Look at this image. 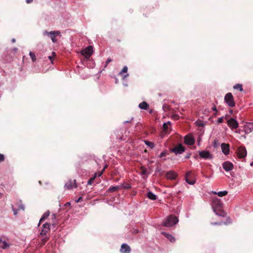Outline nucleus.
Instances as JSON below:
<instances>
[{"mask_svg":"<svg viewBox=\"0 0 253 253\" xmlns=\"http://www.w3.org/2000/svg\"><path fill=\"white\" fill-rule=\"evenodd\" d=\"M178 221V220L176 216L170 215L164 220L163 224L166 227H171L177 223Z\"/></svg>","mask_w":253,"mask_h":253,"instance_id":"f257e3e1","label":"nucleus"},{"mask_svg":"<svg viewBox=\"0 0 253 253\" xmlns=\"http://www.w3.org/2000/svg\"><path fill=\"white\" fill-rule=\"evenodd\" d=\"M60 34V32L59 31H54L51 32L44 31L43 32V35L44 36H47L50 38L53 42H57V39L55 38V37L59 35Z\"/></svg>","mask_w":253,"mask_h":253,"instance_id":"f03ea898","label":"nucleus"},{"mask_svg":"<svg viewBox=\"0 0 253 253\" xmlns=\"http://www.w3.org/2000/svg\"><path fill=\"white\" fill-rule=\"evenodd\" d=\"M199 155L200 158L205 160H211L213 158V155L207 150L199 151Z\"/></svg>","mask_w":253,"mask_h":253,"instance_id":"7ed1b4c3","label":"nucleus"},{"mask_svg":"<svg viewBox=\"0 0 253 253\" xmlns=\"http://www.w3.org/2000/svg\"><path fill=\"white\" fill-rule=\"evenodd\" d=\"M224 100L229 106L233 107L235 106V102L231 93H228L225 95Z\"/></svg>","mask_w":253,"mask_h":253,"instance_id":"20e7f679","label":"nucleus"},{"mask_svg":"<svg viewBox=\"0 0 253 253\" xmlns=\"http://www.w3.org/2000/svg\"><path fill=\"white\" fill-rule=\"evenodd\" d=\"M93 52V47L89 45L86 48L82 50L81 51L82 54L86 58H88L91 55Z\"/></svg>","mask_w":253,"mask_h":253,"instance_id":"39448f33","label":"nucleus"},{"mask_svg":"<svg viewBox=\"0 0 253 253\" xmlns=\"http://www.w3.org/2000/svg\"><path fill=\"white\" fill-rule=\"evenodd\" d=\"M237 156L240 158H244L247 156V151L245 147H239L236 151Z\"/></svg>","mask_w":253,"mask_h":253,"instance_id":"423d86ee","label":"nucleus"},{"mask_svg":"<svg viewBox=\"0 0 253 253\" xmlns=\"http://www.w3.org/2000/svg\"><path fill=\"white\" fill-rule=\"evenodd\" d=\"M227 125L232 129H236L239 126L238 122L233 118H231L228 120Z\"/></svg>","mask_w":253,"mask_h":253,"instance_id":"0eeeda50","label":"nucleus"},{"mask_svg":"<svg viewBox=\"0 0 253 253\" xmlns=\"http://www.w3.org/2000/svg\"><path fill=\"white\" fill-rule=\"evenodd\" d=\"M253 130V122L246 123L244 126V131L246 134H249Z\"/></svg>","mask_w":253,"mask_h":253,"instance_id":"6e6552de","label":"nucleus"},{"mask_svg":"<svg viewBox=\"0 0 253 253\" xmlns=\"http://www.w3.org/2000/svg\"><path fill=\"white\" fill-rule=\"evenodd\" d=\"M49 230L50 225L49 223L46 222L42 225L40 234L42 235H45Z\"/></svg>","mask_w":253,"mask_h":253,"instance_id":"1a4fd4ad","label":"nucleus"},{"mask_svg":"<svg viewBox=\"0 0 253 253\" xmlns=\"http://www.w3.org/2000/svg\"><path fill=\"white\" fill-rule=\"evenodd\" d=\"M222 167L223 169L226 171H229L233 169V165L232 163L228 161L223 163Z\"/></svg>","mask_w":253,"mask_h":253,"instance_id":"9d476101","label":"nucleus"},{"mask_svg":"<svg viewBox=\"0 0 253 253\" xmlns=\"http://www.w3.org/2000/svg\"><path fill=\"white\" fill-rule=\"evenodd\" d=\"M65 188L66 189H71L74 187H77V184L76 183V180H69L65 184Z\"/></svg>","mask_w":253,"mask_h":253,"instance_id":"9b49d317","label":"nucleus"},{"mask_svg":"<svg viewBox=\"0 0 253 253\" xmlns=\"http://www.w3.org/2000/svg\"><path fill=\"white\" fill-rule=\"evenodd\" d=\"M185 150L184 147L182 146V144L178 145L177 147L174 148L172 151L174 152L175 154H181Z\"/></svg>","mask_w":253,"mask_h":253,"instance_id":"f8f14e48","label":"nucleus"},{"mask_svg":"<svg viewBox=\"0 0 253 253\" xmlns=\"http://www.w3.org/2000/svg\"><path fill=\"white\" fill-rule=\"evenodd\" d=\"M195 142V140L191 135H186L184 137V143L189 145H193Z\"/></svg>","mask_w":253,"mask_h":253,"instance_id":"ddd939ff","label":"nucleus"},{"mask_svg":"<svg viewBox=\"0 0 253 253\" xmlns=\"http://www.w3.org/2000/svg\"><path fill=\"white\" fill-rule=\"evenodd\" d=\"M221 148L222 152L224 155H227L228 154H229L230 149V146L229 144L224 143H222L221 145Z\"/></svg>","mask_w":253,"mask_h":253,"instance_id":"4468645a","label":"nucleus"},{"mask_svg":"<svg viewBox=\"0 0 253 253\" xmlns=\"http://www.w3.org/2000/svg\"><path fill=\"white\" fill-rule=\"evenodd\" d=\"M130 248L126 244H122L120 251L121 253H129L130 252Z\"/></svg>","mask_w":253,"mask_h":253,"instance_id":"2eb2a0df","label":"nucleus"},{"mask_svg":"<svg viewBox=\"0 0 253 253\" xmlns=\"http://www.w3.org/2000/svg\"><path fill=\"white\" fill-rule=\"evenodd\" d=\"M176 173L172 170L168 171L166 173V177L169 179H174L177 177Z\"/></svg>","mask_w":253,"mask_h":253,"instance_id":"dca6fc26","label":"nucleus"},{"mask_svg":"<svg viewBox=\"0 0 253 253\" xmlns=\"http://www.w3.org/2000/svg\"><path fill=\"white\" fill-rule=\"evenodd\" d=\"M127 72V67L126 66H125L122 71L119 73V75H120L122 77L123 79H124L128 76Z\"/></svg>","mask_w":253,"mask_h":253,"instance_id":"f3484780","label":"nucleus"},{"mask_svg":"<svg viewBox=\"0 0 253 253\" xmlns=\"http://www.w3.org/2000/svg\"><path fill=\"white\" fill-rule=\"evenodd\" d=\"M102 173H103V171H101V172H99V173H95L94 175L91 177L87 181V184L88 185H91L92 184V183L93 182L94 179H95V178L97 177V176H101V175L102 174Z\"/></svg>","mask_w":253,"mask_h":253,"instance_id":"a211bd4d","label":"nucleus"},{"mask_svg":"<svg viewBox=\"0 0 253 253\" xmlns=\"http://www.w3.org/2000/svg\"><path fill=\"white\" fill-rule=\"evenodd\" d=\"M162 234H163L168 239H169L171 242L175 241V238L174 237L169 233H167L164 232H162Z\"/></svg>","mask_w":253,"mask_h":253,"instance_id":"6ab92c4d","label":"nucleus"},{"mask_svg":"<svg viewBox=\"0 0 253 253\" xmlns=\"http://www.w3.org/2000/svg\"><path fill=\"white\" fill-rule=\"evenodd\" d=\"M191 173V171H189V172H188L186 173V176H185V181L188 184H189L190 185H193V184H194L195 183V180H190L188 178V176L189 175H190Z\"/></svg>","mask_w":253,"mask_h":253,"instance_id":"aec40b11","label":"nucleus"},{"mask_svg":"<svg viewBox=\"0 0 253 253\" xmlns=\"http://www.w3.org/2000/svg\"><path fill=\"white\" fill-rule=\"evenodd\" d=\"M212 193L214 194L217 195L219 197H222L226 196L228 194V192L226 190L219 191L216 192L215 191H212Z\"/></svg>","mask_w":253,"mask_h":253,"instance_id":"412c9836","label":"nucleus"},{"mask_svg":"<svg viewBox=\"0 0 253 253\" xmlns=\"http://www.w3.org/2000/svg\"><path fill=\"white\" fill-rule=\"evenodd\" d=\"M17 50L18 49L16 47H14L11 50H8L7 54H8L9 57H12L13 56H14L17 52Z\"/></svg>","mask_w":253,"mask_h":253,"instance_id":"4be33fe9","label":"nucleus"},{"mask_svg":"<svg viewBox=\"0 0 253 253\" xmlns=\"http://www.w3.org/2000/svg\"><path fill=\"white\" fill-rule=\"evenodd\" d=\"M9 244L5 241L0 240V247L3 249H6L9 248Z\"/></svg>","mask_w":253,"mask_h":253,"instance_id":"5701e85b","label":"nucleus"},{"mask_svg":"<svg viewBox=\"0 0 253 253\" xmlns=\"http://www.w3.org/2000/svg\"><path fill=\"white\" fill-rule=\"evenodd\" d=\"M138 106L141 109L146 110L148 107V104L146 102L143 101L140 103Z\"/></svg>","mask_w":253,"mask_h":253,"instance_id":"b1692460","label":"nucleus"},{"mask_svg":"<svg viewBox=\"0 0 253 253\" xmlns=\"http://www.w3.org/2000/svg\"><path fill=\"white\" fill-rule=\"evenodd\" d=\"M147 196L150 199L152 200H155L157 198V196L151 192H149L147 193Z\"/></svg>","mask_w":253,"mask_h":253,"instance_id":"393cba45","label":"nucleus"},{"mask_svg":"<svg viewBox=\"0 0 253 253\" xmlns=\"http://www.w3.org/2000/svg\"><path fill=\"white\" fill-rule=\"evenodd\" d=\"M50 214V212L49 211H47L46 212H45L42 215V217L40 219V222H39V225L40 224V223L45 218L47 217L48 216H49Z\"/></svg>","mask_w":253,"mask_h":253,"instance_id":"a878e982","label":"nucleus"},{"mask_svg":"<svg viewBox=\"0 0 253 253\" xmlns=\"http://www.w3.org/2000/svg\"><path fill=\"white\" fill-rule=\"evenodd\" d=\"M120 189L119 186H112L109 188L108 191L110 192H113Z\"/></svg>","mask_w":253,"mask_h":253,"instance_id":"bb28decb","label":"nucleus"},{"mask_svg":"<svg viewBox=\"0 0 253 253\" xmlns=\"http://www.w3.org/2000/svg\"><path fill=\"white\" fill-rule=\"evenodd\" d=\"M233 88L235 89H239L241 91H243L242 85L241 84H236L234 86Z\"/></svg>","mask_w":253,"mask_h":253,"instance_id":"cd10ccee","label":"nucleus"},{"mask_svg":"<svg viewBox=\"0 0 253 253\" xmlns=\"http://www.w3.org/2000/svg\"><path fill=\"white\" fill-rule=\"evenodd\" d=\"M170 125L171 123L169 121H168L167 123H164L163 124V128H164V130L165 131H167L168 130V125Z\"/></svg>","mask_w":253,"mask_h":253,"instance_id":"c85d7f7f","label":"nucleus"},{"mask_svg":"<svg viewBox=\"0 0 253 253\" xmlns=\"http://www.w3.org/2000/svg\"><path fill=\"white\" fill-rule=\"evenodd\" d=\"M29 54H30V56L31 58H32V62H36V55H35V53L32 52H30Z\"/></svg>","mask_w":253,"mask_h":253,"instance_id":"c756f323","label":"nucleus"},{"mask_svg":"<svg viewBox=\"0 0 253 253\" xmlns=\"http://www.w3.org/2000/svg\"><path fill=\"white\" fill-rule=\"evenodd\" d=\"M144 142H145V144L147 146H148V147H150L151 148H153L154 147V143H152V142L145 140Z\"/></svg>","mask_w":253,"mask_h":253,"instance_id":"7c9ffc66","label":"nucleus"},{"mask_svg":"<svg viewBox=\"0 0 253 253\" xmlns=\"http://www.w3.org/2000/svg\"><path fill=\"white\" fill-rule=\"evenodd\" d=\"M53 56H48V58L51 60V63H53L52 59L53 58V56L55 55V53L54 52H52Z\"/></svg>","mask_w":253,"mask_h":253,"instance_id":"2f4dec72","label":"nucleus"},{"mask_svg":"<svg viewBox=\"0 0 253 253\" xmlns=\"http://www.w3.org/2000/svg\"><path fill=\"white\" fill-rule=\"evenodd\" d=\"M223 117L219 118L218 120H217V123L220 124V123H222L223 122Z\"/></svg>","mask_w":253,"mask_h":253,"instance_id":"473e14b6","label":"nucleus"},{"mask_svg":"<svg viewBox=\"0 0 253 253\" xmlns=\"http://www.w3.org/2000/svg\"><path fill=\"white\" fill-rule=\"evenodd\" d=\"M4 160V157L3 154H0V162L3 161Z\"/></svg>","mask_w":253,"mask_h":253,"instance_id":"72a5a7b5","label":"nucleus"},{"mask_svg":"<svg viewBox=\"0 0 253 253\" xmlns=\"http://www.w3.org/2000/svg\"><path fill=\"white\" fill-rule=\"evenodd\" d=\"M166 156V153L165 152H162L160 154L159 157L160 158H162L163 157H164Z\"/></svg>","mask_w":253,"mask_h":253,"instance_id":"f704fd0d","label":"nucleus"},{"mask_svg":"<svg viewBox=\"0 0 253 253\" xmlns=\"http://www.w3.org/2000/svg\"><path fill=\"white\" fill-rule=\"evenodd\" d=\"M81 200H82V197H80L77 200H76V203H79Z\"/></svg>","mask_w":253,"mask_h":253,"instance_id":"c9c22d12","label":"nucleus"},{"mask_svg":"<svg viewBox=\"0 0 253 253\" xmlns=\"http://www.w3.org/2000/svg\"><path fill=\"white\" fill-rule=\"evenodd\" d=\"M20 209L24 210V206H21L20 208H18V210H20Z\"/></svg>","mask_w":253,"mask_h":253,"instance_id":"e433bc0d","label":"nucleus"},{"mask_svg":"<svg viewBox=\"0 0 253 253\" xmlns=\"http://www.w3.org/2000/svg\"><path fill=\"white\" fill-rule=\"evenodd\" d=\"M26 1L27 3H30L33 1V0H26Z\"/></svg>","mask_w":253,"mask_h":253,"instance_id":"4c0bfd02","label":"nucleus"},{"mask_svg":"<svg viewBox=\"0 0 253 253\" xmlns=\"http://www.w3.org/2000/svg\"><path fill=\"white\" fill-rule=\"evenodd\" d=\"M14 214L16 215L17 214V210H13Z\"/></svg>","mask_w":253,"mask_h":253,"instance_id":"58836bf2","label":"nucleus"},{"mask_svg":"<svg viewBox=\"0 0 253 253\" xmlns=\"http://www.w3.org/2000/svg\"><path fill=\"white\" fill-rule=\"evenodd\" d=\"M51 216H52V219H54V220L55 219V218H56V215H55V214H52V215H51Z\"/></svg>","mask_w":253,"mask_h":253,"instance_id":"ea45409f","label":"nucleus"},{"mask_svg":"<svg viewBox=\"0 0 253 253\" xmlns=\"http://www.w3.org/2000/svg\"><path fill=\"white\" fill-rule=\"evenodd\" d=\"M111 61H112V60H111V59H108L107 60V61H106V63H110V62H111Z\"/></svg>","mask_w":253,"mask_h":253,"instance_id":"a19ab883","label":"nucleus"},{"mask_svg":"<svg viewBox=\"0 0 253 253\" xmlns=\"http://www.w3.org/2000/svg\"><path fill=\"white\" fill-rule=\"evenodd\" d=\"M212 110H214L215 111H216V107L214 105L213 107H212Z\"/></svg>","mask_w":253,"mask_h":253,"instance_id":"79ce46f5","label":"nucleus"},{"mask_svg":"<svg viewBox=\"0 0 253 253\" xmlns=\"http://www.w3.org/2000/svg\"><path fill=\"white\" fill-rule=\"evenodd\" d=\"M11 42H13V43H14L15 42H16V40L15 39H12V40H11Z\"/></svg>","mask_w":253,"mask_h":253,"instance_id":"37998d69","label":"nucleus"},{"mask_svg":"<svg viewBox=\"0 0 253 253\" xmlns=\"http://www.w3.org/2000/svg\"><path fill=\"white\" fill-rule=\"evenodd\" d=\"M220 224V223H216V222H215V223H212V224H213V225Z\"/></svg>","mask_w":253,"mask_h":253,"instance_id":"c03bdc74","label":"nucleus"},{"mask_svg":"<svg viewBox=\"0 0 253 253\" xmlns=\"http://www.w3.org/2000/svg\"><path fill=\"white\" fill-rule=\"evenodd\" d=\"M129 122H130L129 121H125V122H124V124H126V123H129Z\"/></svg>","mask_w":253,"mask_h":253,"instance_id":"a18cd8bd","label":"nucleus"},{"mask_svg":"<svg viewBox=\"0 0 253 253\" xmlns=\"http://www.w3.org/2000/svg\"><path fill=\"white\" fill-rule=\"evenodd\" d=\"M217 205L220 204V202L219 200H217Z\"/></svg>","mask_w":253,"mask_h":253,"instance_id":"49530a36","label":"nucleus"},{"mask_svg":"<svg viewBox=\"0 0 253 253\" xmlns=\"http://www.w3.org/2000/svg\"><path fill=\"white\" fill-rule=\"evenodd\" d=\"M251 166H253V161L250 164Z\"/></svg>","mask_w":253,"mask_h":253,"instance_id":"de8ad7c7","label":"nucleus"},{"mask_svg":"<svg viewBox=\"0 0 253 253\" xmlns=\"http://www.w3.org/2000/svg\"><path fill=\"white\" fill-rule=\"evenodd\" d=\"M67 204H68V205H70V203H67Z\"/></svg>","mask_w":253,"mask_h":253,"instance_id":"09e8293b","label":"nucleus"},{"mask_svg":"<svg viewBox=\"0 0 253 253\" xmlns=\"http://www.w3.org/2000/svg\"><path fill=\"white\" fill-rule=\"evenodd\" d=\"M189 157L188 156H187L186 158H188Z\"/></svg>","mask_w":253,"mask_h":253,"instance_id":"8fccbe9b","label":"nucleus"}]
</instances>
